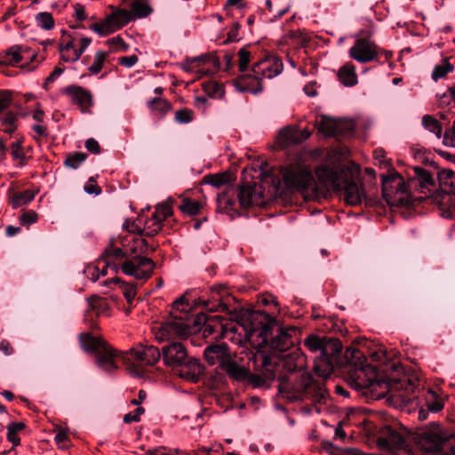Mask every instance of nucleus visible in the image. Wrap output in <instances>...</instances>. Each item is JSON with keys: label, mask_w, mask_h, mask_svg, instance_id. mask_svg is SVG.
<instances>
[{"label": "nucleus", "mask_w": 455, "mask_h": 455, "mask_svg": "<svg viewBox=\"0 0 455 455\" xmlns=\"http://www.w3.org/2000/svg\"><path fill=\"white\" fill-rule=\"evenodd\" d=\"M192 291H187L183 296L173 302L171 316L161 325L154 327L155 339L164 342L174 339H184L192 331L195 320L191 314L194 307H202L207 311H221L233 313L225 299L228 291L224 284L212 285L209 291V298H191Z\"/></svg>", "instance_id": "nucleus-1"}, {"label": "nucleus", "mask_w": 455, "mask_h": 455, "mask_svg": "<svg viewBox=\"0 0 455 455\" xmlns=\"http://www.w3.org/2000/svg\"><path fill=\"white\" fill-rule=\"evenodd\" d=\"M278 379L280 393L289 400L312 397L315 402L321 403L327 396L323 382L315 380L307 371L279 376Z\"/></svg>", "instance_id": "nucleus-2"}, {"label": "nucleus", "mask_w": 455, "mask_h": 455, "mask_svg": "<svg viewBox=\"0 0 455 455\" xmlns=\"http://www.w3.org/2000/svg\"><path fill=\"white\" fill-rule=\"evenodd\" d=\"M283 68V62L278 57L267 56L252 66L251 74L240 75L235 81V87L240 92L257 94L263 89L262 80L278 76Z\"/></svg>", "instance_id": "nucleus-3"}, {"label": "nucleus", "mask_w": 455, "mask_h": 455, "mask_svg": "<svg viewBox=\"0 0 455 455\" xmlns=\"http://www.w3.org/2000/svg\"><path fill=\"white\" fill-rule=\"evenodd\" d=\"M105 264L117 271L119 266L122 271L128 275L137 279H145L150 276L155 264L146 257L135 256L129 259L126 252L121 248L109 246L105 251Z\"/></svg>", "instance_id": "nucleus-4"}, {"label": "nucleus", "mask_w": 455, "mask_h": 455, "mask_svg": "<svg viewBox=\"0 0 455 455\" xmlns=\"http://www.w3.org/2000/svg\"><path fill=\"white\" fill-rule=\"evenodd\" d=\"M451 436L440 425L432 423L417 435L415 445L423 455H455Z\"/></svg>", "instance_id": "nucleus-5"}, {"label": "nucleus", "mask_w": 455, "mask_h": 455, "mask_svg": "<svg viewBox=\"0 0 455 455\" xmlns=\"http://www.w3.org/2000/svg\"><path fill=\"white\" fill-rule=\"evenodd\" d=\"M282 180L278 182L277 191L300 192L302 194L315 190V179L310 170L300 164H290L280 170Z\"/></svg>", "instance_id": "nucleus-6"}, {"label": "nucleus", "mask_w": 455, "mask_h": 455, "mask_svg": "<svg viewBox=\"0 0 455 455\" xmlns=\"http://www.w3.org/2000/svg\"><path fill=\"white\" fill-rule=\"evenodd\" d=\"M304 345L311 352H320L315 359L314 371L317 376L328 378L333 370L330 351L331 354L339 353L342 349L340 342L338 339L325 341L316 335H310L305 339Z\"/></svg>", "instance_id": "nucleus-7"}, {"label": "nucleus", "mask_w": 455, "mask_h": 455, "mask_svg": "<svg viewBox=\"0 0 455 455\" xmlns=\"http://www.w3.org/2000/svg\"><path fill=\"white\" fill-rule=\"evenodd\" d=\"M358 350L354 352V356L361 361L362 356ZM347 381L349 385L357 390H369L377 392L378 388L386 387L387 383L379 379L376 368L370 364H363L359 362L358 365L351 368L347 374Z\"/></svg>", "instance_id": "nucleus-8"}, {"label": "nucleus", "mask_w": 455, "mask_h": 455, "mask_svg": "<svg viewBox=\"0 0 455 455\" xmlns=\"http://www.w3.org/2000/svg\"><path fill=\"white\" fill-rule=\"evenodd\" d=\"M439 190L433 196L437 204L440 215L444 219H451L455 209L454 204V173L451 170H443L438 172Z\"/></svg>", "instance_id": "nucleus-9"}, {"label": "nucleus", "mask_w": 455, "mask_h": 455, "mask_svg": "<svg viewBox=\"0 0 455 455\" xmlns=\"http://www.w3.org/2000/svg\"><path fill=\"white\" fill-rule=\"evenodd\" d=\"M263 367L269 372L268 378L275 379L280 375L277 374L279 368L283 369L290 374L295 372L307 371L305 370L306 358L299 348H293L288 354L280 355L277 361L272 362V359L264 356L262 360Z\"/></svg>", "instance_id": "nucleus-10"}, {"label": "nucleus", "mask_w": 455, "mask_h": 455, "mask_svg": "<svg viewBox=\"0 0 455 455\" xmlns=\"http://www.w3.org/2000/svg\"><path fill=\"white\" fill-rule=\"evenodd\" d=\"M350 170L339 162H325L315 169V175L319 183L327 190L335 191L340 187L341 182L347 175H350Z\"/></svg>", "instance_id": "nucleus-11"}, {"label": "nucleus", "mask_w": 455, "mask_h": 455, "mask_svg": "<svg viewBox=\"0 0 455 455\" xmlns=\"http://www.w3.org/2000/svg\"><path fill=\"white\" fill-rule=\"evenodd\" d=\"M382 194L387 204L402 205L409 202L408 187L396 172L381 175Z\"/></svg>", "instance_id": "nucleus-12"}, {"label": "nucleus", "mask_w": 455, "mask_h": 455, "mask_svg": "<svg viewBox=\"0 0 455 455\" xmlns=\"http://www.w3.org/2000/svg\"><path fill=\"white\" fill-rule=\"evenodd\" d=\"M92 40L86 36H68V39L60 45V59L64 62H75L91 44Z\"/></svg>", "instance_id": "nucleus-13"}, {"label": "nucleus", "mask_w": 455, "mask_h": 455, "mask_svg": "<svg viewBox=\"0 0 455 455\" xmlns=\"http://www.w3.org/2000/svg\"><path fill=\"white\" fill-rule=\"evenodd\" d=\"M131 20L128 11L119 9L100 22L92 24L90 29L100 36H108L120 28L125 26Z\"/></svg>", "instance_id": "nucleus-14"}, {"label": "nucleus", "mask_w": 455, "mask_h": 455, "mask_svg": "<svg viewBox=\"0 0 455 455\" xmlns=\"http://www.w3.org/2000/svg\"><path fill=\"white\" fill-rule=\"evenodd\" d=\"M405 429L385 426L379 431L377 444L383 451H395L405 443Z\"/></svg>", "instance_id": "nucleus-15"}, {"label": "nucleus", "mask_w": 455, "mask_h": 455, "mask_svg": "<svg viewBox=\"0 0 455 455\" xmlns=\"http://www.w3.org/2000/svg\"><path fill=\"white\" fill-rule=\"evenodd\" d=\"M379 49L370 38H357L349 49V57L360 63L378 60Z\"/></svg>", "instance_id": "nucleus-16"}, {"label": "nucleus", "mask_w": 455, "mask_h": 455, "mask_svg": "<svg viewBox=\"0 0 455 455\" xmlns=\"http://www.w3.org/2000/svg\"><path fill=\"white\" fill-rule=\"evenodd\" d=\"M345 182L335 191L341 192L344 201L349 205L360 204L365 197L363 188L355 182L352 172L344 180Z\"/></svg>", "instance_id": "nucleus-17"}, {"label": "nucleus", "mask_w": 455, "mask_h": 455, "mask_svg": "<svg viewBox=\"0 0 455 455\" xmlns=\"http://www.w3.org/2000/svg\"><path fill=\"white\" fill-rule=\"evenodd\" d=\"M120 360H124V354L114 350L108 343L96 353L98 367L108 372L116 370Z\"/></svg>", "instance_id": "nucleus-18"}, {"label": "nucleus", "mask_w": 455, "mask_h": 455, "mask_svg": "<svg viewBox=\"0 0 455 455\" xmlns=\"http://www.w3.org/2000/svg\"><path fill=\"white\" fill-rule=\"evenodd\" d=\"M163 359L166 365L175 370L188 359L187 349L180 342H172L162 348Z\"/></svg>", "instance_id": "nucleus-19"}, {"label": "nucleus", "mask_w": 455, "mask_h": 455, "mask_svg": "<svg viewBox=\"0 0 455 455\" xmlns=\"http://www.w3.org/2000/svg\"><path fill=\"white\" fill-rule=\"evenodd\" d=\"M204 366L196 358H189L179 365L173 372L175 375L188 381L196 382L203 375Z\"/></svg>", "instance_id": "nucleus-20"}, {"label": "nucleus", "mask_w": 455, "mask_h": 455, "mask_svg": "<svg viewBox=\"0 0 455 455\" xmlns=\"http://www.w3.org/2000/svg\"><path fill=\"white\" fill-rule=\"evenodd\" d=\"M63 92L70 98L72 103L80 107L83 112L88 111L93 105L92 94L83 87L70 85L66 87Z\"/></svg>", "instance_id": "nucleus-21"}, {"label": "nucleus", "mask_w": 455, "mask_h": 455, "mask_svg": "<svg viewBox=\"0 0 455 455\" xmlns=\"http://www.w3.org/2000/svg\"><path fill=\"white\" fill-rule=\"evenodd\" d=\"M230 356L228 346L225 343L211 345L204 349V358L208 363L218 364L220 369Z\"/></svg>", "instance_id": "nucleus-22"}, {"label": "nucleus", "mask_w": 455, "mask_h": 455, "mask_svg": "<svg viewBox=\"0 0 455 455\" xmlns=\"http://www.w3.org/2000/svg\"><path fill=\"white\" fill-rule=\"evenodd\" d=\"M414 177L410 180L408 187H417L420 188V193L427 196L431 191V188L435 185L434 178L429 172L417 166L413 168Z\"/></svg>", "instance_id": "nucleus-23"}, {"label": "nucleus", "mask_w": 455, "mask_h": 455, "mask_svg": "<svg viewBox=\"0 0 455 455\" xmlns=\"http://www.w3.org/2000/svg\"><path fill=\"white\" fill-rule=\"evenodd\" d=\"M131 355L147 365H153L161 358L159 349L154 346H140L131 349Z\"/></svg>", "instance_id": "nucleus-24"}, {"label": "nucleus", "mask_w": 455, "mask_h": 455, "mask_svg": "<svg viewBox=\"0 0 455 455\" xmlns=\"http://www.w3.org/2000/svg\"><path fill=\"white\" fill-rule=\"evenodd\" d=\"M222 371H226L227 374L236 381L245 380L250 371L244 363H239L235 358L232 356L226 362L221 368Z\"/></svg>", "instance_id": "nucleus-25"}, {"label": "nucleus", "mask_w": 455, "mask_h": 455, "mask_svg": "<svg viewBox=\"0 0 455 455\" xmlns=\"http://www.w3.org/2000/svg\"><path fill=\"white\" fill-rule=\"evenodd\" d=\"M237 197L243 208L259 204L261 198L260 193L256 191V188L249 185L241 187Z\"/></svg>", "instance_id": "nucleus-26"}, {"label": "nucleus", "mask_w": 455, "mask_h": 455, "mask_svg": "<svg viewBox=\"0 0 455 455\" xmlns=\"http://www.w3.org/2000/svg\"><path fill=\"white\" fill-rule=\"evenodd\" d=\"M28 53V48L22 45H13L8 48L3 57L2 62L5 65L15 66L26 59L25 55Z\"/></svg>", "instance_id": "nucleus-27"}, {"label": "nucleus", "mask_w": 455, "mask_h": 455, "mask_svg": "<svg viewBox=\"0 0 455 455\" xmlns=\"http://www.w3.org/2000/svg\"><path fill=\"white\" fill-rule=\"evenodd\" d=\"M161 223L162 221L153 213L151 218L145 222L143 229L135 224H132L131 228L127 226V229L131 233L138 232L150 236L156 235L161 229Z\"/></svg>", "instance_id": "nucleus-28"}, {"label": "nucleus", "mask_w": 455, "mask_h": 455, "mask_svg": "<svg viewBox=\"0 0 455 455\" xmlns=\"http://www.w3.org/2000/svg\"><path fill=\"white\" fill-rule=\"evenodd\" d=\"M79 338L82 348L87 352H94L96 354L107 344L100 337H95L89 333H82Z\"/></svg>", "instance_id": "nucleus-29"}, {"label": "nucleus", "mask_w": 455, "mask_h": 455, "mask_svg": "<svg viewBox=\"0 0 455 455\" xmlns=\"http://www.w3.org/2000/svg\"><path fill=\"white\" fill-rule=\"evenodd\" d=\"M318 131L325 136H334L339 132V122L327 116H323L316 121Z\"/></svg>", "instance_id": "nucleus-30"}, {"label": "nucleus", "mask_w": 455, "mask_h": 455, "mask_svg": "<svg viewBox=\"0 0 455 455\" xmlns=\"http://www.w3.org/2000/svg\"><path fill=\"white\" fill-rule=\"evenodd\" d=\"M338 76L345 86H354L357 84L355 68L351 63L342 66L338 72Z\"/></svg>", "instance_id": "nucleus-31"}, {"label": "nucleus", "mask_w": 455, "mask_h": 455, "mask_svg": "<svg viewBox=\"0 0 455 455\" xmlns=\"http://www.w3.org/2000/svg\"><path fill=\"white\" fill-rule=\"evenodd\" d=\"M293 341L290 334V331L281 330L271 341V347L280 352H285L290 347H291Z\"/></svg>", "instance_id": "nucleus-32"}, {"label": "nucleus", "mask_w": 455, "mask_h": 455, "mask_svg": "<svg viewBox=\"0 0 455 455\" xmlns=\"http://www.w3.org/2000/svg\"><path fill=\"white\" fill-rule=\"evenodd\" d=\"M152 8L147 0H133L131 4V11L128 12L132 19L145 18L152 12Z\"/></svg>", "instance_id": "nucleus-33"}, {"label": "nucleus", "mask_w": 455, "mask_h": 455, "mask_svg": "<svg viewBox=\"0 0 455 455\" xmlns=\"http://www.w3.org/2000/svg\"><path fill=\"white\" fill-rule=\"evenodd\" d=\"M298 130L291 127H284L280 130L276 142L280 148H285L291 144H298Z\"/></svg>", "instance_id": "nucleus-34"}, {"label": "nucleus", "mask_w": 455, "mask_h": 455, "mask_svg": "<svg viewBox=\"0 0 455 455\" xmlns=\"http://www.w3.org/2000/svg\"><path fill=\"white\" fill-rule=\"evenodd\" d=\"M237 323L244 330L245 336H251L257 330L253 319L254 315L248 311H241L235 315Z\"/></svg>", "instance_id": "nucleus-35"}, {"label": "nucleus", "mask_w": 455, "mask_h": 455, "mask_svg": "<svg viewBox=\"0 0 455 455\" xmlns=\"http://www.w3.org/2000/svg\"><path fill=\"white\" fill-rule=\"evenodd\" d=\"M112 283L119 286L128 303L132 302L136 296V288L133 284L125 283L119 278L108 279L102 283L103 285H109Z\"/></svg>", "instance_id": "nucleus-36"}, {"label": "nucleus", "mask_w": 455, "mask_h": 455, "mask_svg": "<svg viewBox=\"0 0 455 455\" xmlns=\"http://www.w3.org/2000/svg\"><path fill=\"white\" fill-rule=\"evenodd\" d=\"M202 204L198 201L184 198L179 205V209L188 215H196L200 212Z\"/></svg>", "instance_id": "nucleus-37"}, {"label": "nucleus", "mask_w": 455, "mask_h": 455, "mask_svg": "<svg viewBox=\"0 0 455 455\" xmlns=\"http://www.w3.org/2000/svg\"><path fill=\"white\" fill-rule=\"evenodd\" d=\"M453 70V65L449 62L448 59H443L442 63L436 65L432 72V79L438 81L444 77L448 73Z\"/></svg>", "instance_id": "nucleus-38"}, {"label": "nucleus", "mask_w": 455, "mask_h": 455, "mask_svg": "<svg viewBox=\"0 0 455 455\" xmlns=\"http://www.w3.org/2000/svg\"><path fill=\"white\" fill-rule=\"evenodd\" d=\"M36 193L33 190H26L16 194L12 198V205L18 208L31 202L35 198Z\"/></svg>", "instance_id": "nucleus-39"}, {"label": "nucleus", "mask_w": 455, "mask_h": 455, "mask_svg": "<svg viewBox=\"0 0 455 455\" xmlns=\"http://www.w3.org/2000/svg\"><path fill=\"white\" fill-rule=\"evenodd\" d=\"M108 53L103 51H99L95 53L93 62L89 67V71L92 74H98L101 71L103 64L106 61Z\"/></svg>", "instance_id": "nucleus-40"}, {"label": "nucleus", "mask_w": 455, "mask_h": 455, "mask_svg": "<svg viewBox=\"0 0 455 455\" xmlns=\"http://www.w3.org/2000/svg\"><path fill=\"white\" fill-rule=\"evenodd\" d=\"M422 124L425 129L435 133L437 138L441 137L442 128L438 121L431 116H424L422 118Z\"/></svg>", "instance_id": "nucleus-41"}, {"label": "nucleus", "mask_w": 455, "mask_h": 455, "mask_svg": "<svg viewBox=\"0 0 455 455\" xmlns=\"http://www.w3.org/2000/svg\"><path fill=\"white\" fill-rule=\"evenodd\" d=\"M251 54L245 48H242L238 52V66L241 75L251 74V69L248 70V64L250 62Z\"/></svg>", "instance_id": "nucleus-42"}, {"label": "nucleus", "mask_w": 455, "mask_h": 455, "mask_svg": "<svg viewBox=\"0 0 455 455\" xmlns=\"http://www.w3.org/2000/svg\"><path fill=\"white\" fill-rule=\"evenodd\" d=\"M426 403L427 405L428 411L432 412H437L443 407V401L437 398L435 393L431 390L427 391V395L426 396Z\"/></svg>", "instance_id": "nucleus-43"}, {"label": "nucleus", "mask_w": 455, "mask_h": 455, "mask_svg": "<svg viewBox=\"0 0 455 455\" xmlns=\"http://www.w3.org/2000/svg\"><path fill=\"white\" fill-rule=\"evenodd\" d=\"M37 26L43 29L49 30L54 27V20L51 13L39 12L36 17Z\"/></svg>", "instance_id": "nucleus-44"}, {"label": "nucleus", "mask_w": 455, "mask_h": 455, "mask_svg": "<svg viewBox=\"0 0 455 455\" xmlns=\"http://www.w3.org/2000/svg\"><path fill=\"white\" fill-rule=\"evenodd\" d=\"M204 182L215 188H220L228 183V176L226 173L208 175L204 178Z\"/></svg>", "instance_id": "nucleus-45"}, {"label": "nucleus", "mask_w": 455, "mask_h": 455, "mask_svg": "<svg viewBox=\"0 0 455 455\" xmlns=\"http://www.w3.org/2000/svg\"><path fill=\"white\" fill-rule=\"evenodd\" d=\"M85 159H86V155L84 153L76 152V153H74V154L68 156L66 158L64 164L66 166H68L69 168L76 169L82 164V163L84 162Z\"/></svg>", "instance_id": "nucleus-46"}, {"label": "nucleus", "mask_w": 455, "mask_h": 455, "mask_svg": "<svg viewBox=\"0 0 455 455\" xmlns=\"http://www.w3.org/2000/svg\"><path fill=\"white\" fill-rule=\"evenodd\" d=\"M148 106L162 114L168 112L171 108L169 102L162 98H155L148 102Z\"/></svg>", "instance_id": "nucleus-47"}, {"label": "nucleus", "mask_w": 455, "mask_h": 455, "mask_svg": "<svg viewBox=\"0 0 455 455\" xmlns=\"http://www.w3.org/2000/svg\"><path fill=\"white\" fill-rule=\"evenodd\" d=\"M154 214L161 221L167 219L169 216L172 214V210L171 204L167 202L158 204L154 212Z\"/></svg>", "instance_id": "nucleus-48"}, {"label": "nucleus", "mask_w": 455, "mask_h": 455, "mask_svg": "<svg viewBox=\"0 0 455 455\" xmlns=\"http://www.w3.org/2000/svg\"><path fill=\"white\" fill-rule=\"evenodd\" d=\"M12 148V156L14 160L20 161V164H23V161L25 159V154L23 152V148L21 147L20 141L12 142L11 145Z\"/></svg>", "instance_id": "nucleus-49"}, {"label": "nucleus", "mask_w": 455, "mask_h": 455, "mask_svg": "<svg viewBox=\"0 0 455 455\" xmlns=\"http://www.w3.org/2000/svg\"><path fill=\"white\" fill-rule=\"evenodd\" d=\"M144 413V409L142 407H138L134 411L129 412L124 415V423H132L138 422L140 419V416Z\"/></svg>", "instance_id": "nucleus-50"}, {"label": "nucleus", "mask_w": 455, "mask_h": 455, "mask_svg": "<svg viewBox=\"0 0 455 455\" xmlns=\"http://www.w3.org/2000/svg\"><path fill=\"white\" fill-rule=\"evenodd\" d=\"M175 120L180 124H188L192 121V112L188 109L179 110L175 114Z\"/></svg>", "instance_id": "nucleus-51"}, {"label": "nucleus", "mask_w": 455, "mask_h": 455, "mask_svg": "<svg viewBox=\"0 0 455 455\" xmlns=\"http://www.w3.org/2000/svg\"><path fill=\"white\" fill-rule=\"evenodd\" d=\"M108 44L113 47L114 50H124L127 49V45L120 36H115L107 41Z\"/></svg>", "instance_id": "nucleus-52"}, {"label": "nucleus", "mask_w": 455, "mask_h": 455, "mask_svg": "<svg viewBox=\"0 0 455 455\" xmlns=\"http://www.w3.org/2000/svg\"><path fill=\"white\" fill-rule=\"evenodd\" d=\"M11 103V93L7 91H0V113Z\"/></svg>", "instance_id": "nucleus-53"}, {"label": "nucleus", "mask_w": 455, "mask_h": 455, "mask_svg": "<svg viewBox=\"0 0 455 455\" xmlns=\"http://www.w3.org/2000/svg\"><path fill=\"white\" fill-rule=\"evenodd\" d=\"M20 220L21 224H23V225H30V224H33V223H35L36 221L37 215L34 212H28L23 213L20 216Z\"/></svg>", "instance_id": "nucleus-54"}, {"label": "nucleus", "mask_w": 455, "mask_h": 455, "mask_svg": "<svg viewBox=\"0 0 455 455\" xmlns=\"http://www.w3.org/2000/svg\"><path fill=\"white\" fill-rule=\"evenodd\" d=\"M138 62V57L136 55H130L122 57L119 59L118 63L126 67V68H132Z\"/></svg>", "instance_id": "nucleus-55"}, {"label": "nucleus", "mask_w": 455, "mask_h": 455, "mask_svg": "<svg viewBox=\"0 0 455 455\" xmlns=\"http://www.w3.org/2000/svg\"><path fill=\"white\" fill-rule=\"evenodd\" d=\"M63 68L56 67L54 70L46 77L44 87L46 88L49 84L53 83L63 73Z\"/></svg>", "instance_id": "nucleus-56"}, {"label": "nucleus", "mask_w": 455, "mask_h": 455, "mask_svg": "<svg viewBox=\"0 0 455 455\" xmlns=\"http://www.w3.org/2000/svg\"><path fill=\"white\" fill-rule=\"evenodd\" d=\"M150 455H182L179 450H170L166 451L165 448H158L154 451H149Z\"/></svg>", "instance_id": "nucleus-57"}, {"label": "nucleus", "mask_w": 455, "mask_h": 455, "mask_svg": "<svg viewBox=\"0 0 455 455\" xmlns=\"http://www.w3.org/2000/svg\"><path fill=\"white\" fill-rule=\"evenodd\" d=\"M85 148H87L88 151H90L93 154H98L100 151L99 142L94 139L87 140L85 142Z\"/></svg>", "instance_id": "nucleus-58"}, {"label": "nucleus", "mask_w": 455, "mask_h": 455, "mask_svg": "<svg viewBox=\"0 0 455 455\" xmlns=\"http://www.w3.org/2000/svg\"><path fill=\"white\" fill-rule=\"evenodd\" d=\"M374 159L378 161L380 165H384L385 167L388 166V162L382 149H376L374 151Z\"/></svg>", "instance_id": "nucleus-59"}, {"label": "nucleus", "mask_w": 455, "mask_h": 455, "mask_svg": "<svg viewBox=\"0 0 455 455\" xmlns=\"http://www.w3.org/2000/svg\"><path fill=\"white\" fill-rule=\"evenodd\" d=\"M17 120V115L12 112H9L2 118V124H16Z\"/></svg>", "instance_id": "nucleus-60"}, {"label": "nucleus", "mask_w": 455, "mask_h": 455, "mask_svg": "<svg viewBox=\"0 0 455 455\" xmlns=\"http://www.w3.org/2000/svg\"><path fill=\"white\" fill-rule=\"evenodd\" d=\"M0 351L3 352L6 355H10L12 354L13 349L8 341L2 340L0 342Z\"/></svg>", "instance_id": "nucleus-61"}, {"label": "nucleus", "mask_w": 455, "mask_h": 455, "mask_svg": "<svg viewBox=\"0 0 455 455\" xmlns=\"http://www.w3.org/2000/svg\"><path fill=\"white\" fill-rule=\"evenodd\" d=\"M32 130L37 134L38 137H46L47 136V130L46 127L36 124L32 126Z\"/></svg>", "instance_id": "nucleus-62"}, {"label": "nucleus", "mask_w": 455, "mask_h": 455, "mask_svg": "<svg viewBox=\"0 0 455 455\" xmlns=\"http://www.w3.org/2000/svg\"><path fill=\"white\" fill-rule=\"evenodd\" d=\"M25 425L23 423H11L8 427V432H15L18 434L19 431L22 430L24 428Z\"/></svg>", "instance_id": "nucleus-63"}, {"label": "nucleus", "mask_w": 455, "mask_h": 455, "mask_svg": "<svg viewBox=\"0 0 455 455\" xmlns=\"http://www.w3.org/2000/svg\"><path fill=\"white\" fill-rule=\"evenodd\" d=\"M7 438L8 440L13 444V445H19L20 444V438L15 432H8L7 431Z\"/></svg>", "instance_id": "nucleus-64"}]
</instances>
